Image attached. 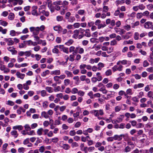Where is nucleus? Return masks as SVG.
I'll list each match as a JSON object with an SVG mask.
<instances>
[{"label":"nucleus","mask_w":153,"mask_h":153,"mask_svg":"<svg viewBox=\"0 0 153 153\" xmlns=\"http://www.w3.org/2000/svg\"><path fill=\"white\" fill-rule=\"evenodd\" d=\"M85 30L81 28H80L78 30H75L73 32L72 37L76 39L78 38V36L79 33L83 34Z\"/></svg>","instance_id":"f257e3e1"},{"label":"nucleus","mask_w":153,"mask_h":153,"mask_svg":"<svg viewBox=\"0 0 153 153\" xmlns=\"http://www.w3.org/2000/svg\"><path fill=\"white\" fill-rule=\"evenodd\" d=\"M126 105L123 104L117 106L114 108L115 111L116 112L119 111L121 109L124 110L126 107Z\"/></svg>","instance_id":"f03ea898"},{"label":"nucleus","mask_w":153,"mask_h":153,"mask_svg":"<svg viewBox=\"0 0 153 153\" xmlns=\"http://www.w3.org/2000/svg\"><path fill=\"white\" fill-rule=\"evenodd\" d=\"M79 48V47L75 48L74 46H71L69 48V52L70 53L73 52L72 53L73 54H76L78 52Z\"/></svg>","instance_id":"7ed1b4c3"},{"label":"nucleus","mask_w":153,"mask_h":153,"mask_svg":"<svg viewBox=\"0 0 153 153\" xmlns=\"http://www.w3.org/2000/svg\"><path fill=\"white\" fill-rule=\"evenodd\" d=\"M144 27L146 29H152L153 27V23L151 22H147L145 23Z\"/></svg>","instance_id":"20e7f679"},{"label":"nucleus","mask_w":153,"mask_h":153,"mask_svg":"<svg viewBox=\"0 0 153 153\" xmlns=\"http://www.w3.org/2000/svg\"><path fill=\"white\" fill-rule=\"evenodd\" d=\"M123 67V66L121 65H119V66L117 65H115L112 68V69L114 72H115L117 70L119 71H121L122 70Z\"/></svg>","instance_id":"39448f33"},{"label":"nucleus","mask_w":153,"mask_h":153,"mask_svg":"<svg viewBox=\"0 0 153 153\" xmlns=\"http://www.w3.org/2000/svg\"><path fill=\"white\" fill-rule=\"evenodd\" d=\"M8 50L12 53V55L16 54L17 51L15 50V48L13 47H9L7 48Z\"/></svg>","instance_id":"423d86ee"},{"label":"nucleus","mask_w":153,"mask_h":153,"mask_svg":"<svg viewBox=\"0 0 153 153\" xmlns=\"http://www.w3.org/2000/svg\"><path fill=\"white\" fill-rule=\"evenodd\" d=\"M4 40L5 42H7V45L9 46L12 45L14 44V41L10 38H5Z\"/></svg>","instance_id":"0eeeda50"},{"label":"nucleus","mask_w":153,"mask_h":153,"mask_svg":"<svg viewBox=\"0 0 153 153\" xmlns=\"http://www.w3.org/2000/svg\"><path fill=\"white\" fill-rule=\"evenodd\" d=\"M124 137V135L122 134L119 135H115L114 136V140H115L120 141L122 140L123 137Z\"/></svg>","instance_id":"6e6552de"},{"label":"nucleus","mask_w":153,"mask_h":153,"mask_svg":"<svg viewBox=\"0 0 153 153\" xmlns=\"http://www.w3.org/2000/svg\"><path fill=\"white\" fill-rule=\"evenodd\" d=\"M33 10L32 11V14L33 15H36L38 16L39 15L38 13H37L36 10L37 9V7L36 6H34L32 7Z\"/></svg>","instance_id":"1a4fd4ad"},{"label":"nucleus","mask_w":153,"mask_h":153,"mask_svg":"<svg viewBox=\"0 0 153 153\" xmlns=\"http://www.w3.org/2000/svg\"><path fill=\"white\" fill-rule=\"evenodd\" d=\"M42 117L45 118V119H47L49 117V116L48 115L47 112L45 111H43L41 112V117L40 118H41Z\"/></svg>","instance_id":"9d476101"},{"label":"nucleus","mask_w":153,"mask_h":153,"mask_svg":"<svg viewBox=\"0 0 153 153\" xmlns=\"http://www.w3.org/2000/svg\"><path fill=\"white\" fill-rule=\"evenodd\" d=\"M124 117V116L123 115H120L119 117L117 118V120L114 121V123H116L117 122L118 123H120L123 120Z\"/></svg>","instance_id":"9b49d317"},{"label":"nucleus","mask_w":153,"mask_h":153,"mask_svg":"<svg viewBox=\"0 0 153 153\" xmlns=\"http://www.w3.org/2000/svg\"><path fill=\"white\" fill-rule=\"evenodd\" d=\"M16 75L18 78L22 79H23L25 76L24 74H21L18 71L16 72Z\"/></svg>","instance_id":"f8f14e48"},{"label":"nucleus","mask_w":153,"mask_h":153,"mask_svg":"<svg viewBox=\"0 0 153 153\" xmlns=\"http://www.w3.org/2000/svg\"><path fill=\"white\" fill-rule=\"evenodd\" d=\"M47 39L49 41H52L54 39V36L52 33H49L47 36Z\"/></svg>","instance_id":"ddd939ff"},{"label":"nucleus","mask_w":153,"mask_h":153,"mask_svg":"<svg viewBox=\"0 0 153 153\" xmlns=\"http://www.w3.org/2000/svg\"><path fill=\"white\" fill-rule=\"evenodd\" d=\"M137 128H141L144 127V125L142 123H137V122L134 121V126Z\"/></svg>","instance_id":"4468645a"},{"label":"nucleus","mask_w":153,"mask_h":153,"mask_svg":"<svg viewBox=\"0 0 153 153\" xmlns=\"http://www.w3.org/2000/svg\"><path fill=\"white\" fill-rule=\"evenodd\" d=\"M85 33L84 36L87 37H90L91 36V34L90 32V30L89 29H86L85 30Z\"/></svg>","instance_id":"2eb2a0df"},{"label":"nucleus","mask_w":153,"mask_h":153,"mask_svg":"<svg viewBox=\"0 0 153 153\" xmlns=\"http://www.w3.org/2000/svg\"><path fill=\"white\" fill-rule=\"evenodd\" d=\"M131 36V33L130 32H128L126 34L122 36L124 39H128Z\"/></svg>","instance_id":"dca6fc26"},{"label":"nucleus","mask_w":153,"mask_h":153,"mask_svg":"<svg viewBox=\"0 0 153 153\" xmlns=\"http://www.w3.org/2000/svg\"><path fill=\"white\" fill-rule=\"evenodd\" d=\"M10 133L15 138L17 137L19 135L17 131L15 130L12 131Z\"/></svg>","instance_id":"f3484780"},{"label":"nucleus","mask_w":153,"mask_h":153,"mask_svg":"<svg viewBox=\"0 0 153 153\" xmlns=\"http://www.w3.org/2000/svg\"><path fill=\"white\" fill-rule=\"evenodd\" d=\"M145 127L147 128H149L153 127V123L149 122L145 125Z\"/></svg>","instance_id":"a211bd4d"},{"label":"nucleus","mask_w":153,"mask_h":153,"mask_svg":"<svg viewBox=\"0 0 153 153\" xmlns=\"http://www.w3.org/2000/svg\"><path fill=\"white\" fill-rule=\"evenodd\" d=\"M50 73V71L48 70H46L43 72L41 74V76L43 77H45L47 75H48Z\"/></svg>","instance_id":"6ab92c4d"},{"label":"nucleus","mask_w":153,"mask_h":153,"mask_svg":"<svg viewBox=\"0 0 153 153\" xmlns=\"http://www.w3.org/2000/svg\"><path fill=\"white\" fill-rule=\"evenodd\" d=\"M53 29L55 30L61 31L62 30V28L60 26V25H58L55 26L53 27Z\"/></svg>","instance_id":"aec40b11"},{"label":"nucleus","mask_w":153,"mask_h":153,"mask_svg":"<svg viewBox=\"0 0 153 153\" xmlns=\"http://www.w3.org/2000/svg\"><path fill=\"white\" fill-rule=\"evenodd\" d=\"M13 129H18L19 131L22 130L23 129V127L21 125L14 126L13 127Z\"/></svg>","instance_id":"412c9836"},{"label":"nucleus","mask_w":153,"mask_h":153,"mask_svg":"<svg viewBox=\"0 0 153 153\" xmlns=\"http://www.w3.org/2000/svg\"><path fill=\"white\" fill-rule=\"evenodd\" d=\"M76 54H71L69 56V60L71 62H73L74 61V58L75 57V56Z\"/></svg>","instance_id":"4be33fe9"},{"label":"nucleus","mask_w":153,"mask_h":153,"mask_svg":"<svg viewBox=\"0 0 153 153\" xmlns=\"http://www.w3.org/2000/svg\"><path fill=\"white\" fill-rule=\"evenodd\" d=\"M45 89L49 93H51L53 92V89L51 87H46Z\"/></svg>","instance_id":"5701e85b"},{"label":"nucleus","mask_w":153,"mask_h":153,"mask_svg":"<svg viewBox=\"0 0 153 153\" xmlns=\"http://www.w3.org/2000/svg\"><path fill=\"white\" fill-rule=\"evenodd\" d=\"M14 18V15L13 13H10L8 16V18L10 20H13Z\"/></svg>","instance_id":"b1692460"},{"label":"nucleus","mask_w":153,"mask_h":153,"mask_svg":"<svg viewBox=\"0 0 153 153\" xmlns=\"http://www.w3.org/2000/svg\"><path fill=\"white\" fill-rule=\"evenodd\" d=\"M75 18L74 16H71L70 17H69L67 19V20H68V22H72L74 21L75 20Z\"/></svg>","instance_id":"393cba45"},{"label":"nucleus","mask_w":153,"mask_h":153,"mask_svg":"<svg viewBox=\"0 0 153 153\" xmlns=\"http://www.w3.org/2000/svg\"><path fill=\"white\" fill-rule=\"evenodd\" d=\"M53 4L55 5H62V2L60 0L54 1L53 3Z\"/></svg>","instance_id":"a878e982"},{"label":"nucleus","mask_w":153,"mask_h":153,"mask_svg":"<svg viewBox=\"0 0 153 153\" xmlns=\"http://www.w3.org/2000/svg\"><path fill=\"white\" fill-rule=\"evenodd\" d=\"M144 86V84L143 83H139L137 85H134V89L143 87Z\"/></svg>","instance_id":"bb28decb"},{"label":"nucleus","mask_w":153,"mask_h":153,"mask_svg":"<svg viewBox=\"0 0 153 153\" xmlns=\"http://www.w3.org/2000/svg\"><path fill=\"white\" fill-rule=\"evenodd\" d=\"M7 31V29H3L1 27H0V32H1L2 34H5L6 33Z\"/></svg>","instance_id":"cd10ccee"},{"label":"nucleus","mask_w":153,"mask_h":153,"mask_svg":"<svg viewBox=\"0 0 153 153\" xmlns=\"http://www.w3.org/2000/svg\"><path fill=\"white\" fill-rule=\"evenodd\" d=\"M62 148L65 150H68L70 148V146L67 144H65L63 145Z\"/></svg>","instance_id":"c85d7f7f"},{"label":"nucleus","mask_w":153,"mask_h":153,"mask_svg":"<svg viewBox=\"0 0 153 153\" xmlns=\"http://www.w3.org/2000/svg\"><path fill=\"white\" fill-rule=\"evenodd\" d=\"M43 130V129L42 128H40L38 129L37 131V134L39 136L41 135L42 134V132Z\"/></svg>","instance_id":"c756f323"},{"label":"nucleus","mask_w":153,"mask_h":153,"mask_svg":"<svg viewBox=\"0 0 153 153\" xmlns=\"http://www.w3.org/2000/svg\"><path fill=\"white\" fill-rule=\"evenodd\" d=\"M74 42V41L73 39H70L67 42L65 43V44L68 46H69L71 45Z\"/></svg>","instance_id":"7c9ffc66"},{"label":"nucleus","mask_w":153,"mask_h":153,"mask_svg":"<svg viewBox=\"0 0 153 153\" xmlns=\"http://www.w3.org/2000/svg\"><path fill=\"white\" fill-rule=\"evenodd\" d=\"M105 74L107 76H110L112 74V72L111 69L107 70L105 72Z\"/></svg>","instance_id":"2f4dec72"},{"label":"nucleus","mask_w":153,"mask_h":153,"mask_svg":"<svg viewBox=\"0 0 153 153\" xmlns=\"http://www.w3.org/2000/svg\"><path fill=\"white\" fill-rule=\"evenodd\" d=\"M92 111L96 117H98L99 116V114L98 110H94Z\"/></svg>","instance_id":"473e14b6"},{"label":"nucleus","mask_w":153,"mask_h":153,"mask_svg":"<svg viewBox=\"0 0 153 153\" xmlns=\"http://www.w3.org/2000/svg\"><path fill=\"white\" fill-rule=\"evenodd\" d=\"M153 94L152 93V92L151 91H149L147 94V96L149 98H151V99L152 100H153V97H152V96H153Z\"/></svg>","instance_id":"72a5a7b5"},{"label":"nucleus","mask_w":153,"mask_h":153,"mask_svg":"<svg viewBox=\"0 0 153 153\" xmlns=\"http://www.w3.org/2000/svg\"><path fill=\"white\" fill-rule=\"evenodd\" d=\"M41 95L42 97H44L47 95V92L45 90H42L41 92Z\"/></svg>","instance_id":"f704fd0d"},{"label":"nucleus","mask_w":153,"mask_h":153,"mask_svg":"<svg viewBox=\"0 0 153 153\" xmlns=\"http://www.w3.org/2000/svg\"><path fill=\"white\" fill-rule=\"evenodd\" d=\"M73 79L76 81V84H78L79 83L80 81L79 80V79L78 76H77L74 77H73Z\"/></svg>","instance_id":"c9c22d12"},{"label":"nucleus","mask_w":153,"mask_h":153,"mask_svg":"<svg viewBox=\"0 0 153 153\" xmlns=\"http://www.w3.org/2000/svg\"><path fill=\"white\" fill-rule=\"evenodd\" d=\"M63 9L62 10L60 11V14L62 15H63L65 13V10L68 9V7H67L63 6Z\"/></svg>","instance_id":"e433bc0d"},{"label":"nucleus","mask_w":153,"mask_h":153,"mask_svg":"<svg viewBox=\"0 0 153 153\" xmlns=\"http://www.w3.org/2000/svg\"><path fill=\"white\" fill-rule=\"evenodd\" d=\"M63 51L66 53H69V51H68V48L66 47H63L62 48V50Z\"/></svg>","instance_id":"4c0bfd02"},{"label":"nucleus","mask_w":153,"mask_h":153,"mask_svg":"<svg viewBox=\"0 0 153 153\" xmlns=\"http://www.w3.org/2000/svg\"><path fill=\"white\" fill-rule=\"evenodd\" d=\"M123 28L127 30H129L131 29V26L129 25H127L123 26Z\"/></svg>","instance_id":"58836bf2"},{"label":"nucleus","mask_w":153,"mask_h":153,"mask_svg":"<svg viewBox=\"0 0 153 153\" xmlns=\"http://www.w3.org/2000/svg\"><path fill=\"white\" fill-rule=\"evenodd\" d=\"M79 146L78 144L76 142H74L72 143L71 144V147L72 148L76 147Z\"/></svg>","instance_id":"ea45409f"},{"label":"nucleus","mask_w":153,"mask_h":153,"mask_svg":"<svg viewBox=\"0 0 153 153\" xmlns=\"http://www.w3.org/2000/svg\"><path fill=\"white\" fill-rule=\"evenodd\" d=\"M117 42L115 39L111 41L110 45H115L117 44Z\"/></svg>","instance_id":"a19ab883"},{"label":"nucleus","mask_w":153,"mask_h":153,"mask_svg":"<svg viewBox=\"0 0 153 153\" xmlns=\"http://www.w3.org/2000/svg\"><path fill=\"white\" fill-rule=\"evenodd\" d=\"M88 94L90 96V98L92 99H94V94H93V92L92 91H91L89 92Z\"/></svg>","instance_id":"79ce46f5"},{"label":"nucleus","mask_w":153,"mask_h":153,"mask_svg":"<svg viewBox=\"0 0 153 153\" xmlns=\"http://www.w3.org/2000/svg\"><path fill=\"white\" fill-rule=\"evenodd\" d=\"M149 65V63L147 60H145L143 63V66L144 67H146Z\"/></svg>","instance_id":"37998d69"},{"label":"nucleus","mask_w":153,"mask_h":153,"mask_svg":"<svg viewBox=\"0 0 153 153\" xmlns=\"http://www.w3.org/2000/svg\"><path fill=\"white\" fill-rule=\"evenodd\" d=\"M0 24L4 26H6L8 24V23L5 21H3L2 20L1 21V23Z\"/></svg>","instance_id":"c03bdc74"},{"label":"nucleus","mask_w":153,"mask_h":153,"mask_svg":"<svg viewBox=\"0 0 153 153\" xmlns=\"http://www.w3.org/2000/svg\"><path fill=\"white\" fill-rule=\"evenodd\" d=\"M70 81L69 79H65L64 81L65 85L66 86L69 85L70 83Z\"/></svg>","instance_id":"a18cd8bd"},{"label":"nucleus","mask_w":153,"mask_h":153,"mask_svg":"<svg viewBox=\"0 0 153 153\" xmlns=\"http://www.w3.org/2000/svg\"><path fill=\"white\" fill-rule=\"evenodd\" d=\"M100 91H102L103 93L104 94H106L107 92V91L103 87H102L100 89Z\"/></svg>","instance_id":"49530a36"},{"label":"nucleus","mask_w":153,"mask_h":153,"mask_svg":"<svg viewBox=\"0 0 153 153\" xmlns=\"http://www.w3.org/2000/svg\"><path fill=\"white\" fill-rule=\"evenodd\" d=\"M143 15L141 13H138L137 14L136 17L137 19H140L142 17Z\"/></svg>","instance_id":"de8ad7c7"},{"label":"nucleus","mask_w":153,"mask_h":153,"mask_svg":"<svg viewBox=\"0 0 153 153\" xmlns=\"http://www.w3.org/2000/svg\"><path fill=\"white\" fill-rule=\"evenodd\" d=\"M39 151L40 152L42 153L45 150V147L44 146H41L39 149Z\"/></svg>","instance_id":"09e8293b"},{"label":"nucleus","mask_w":153,"mask_h":153,"mask_svg":"<svg viewBox=\"0 0 153 153\" xmlns=\"http://www.w3.org/2000/svg\"><path fill=\"white\" fill-rule=\"evenodd\" d=\"M24 127L25 130L27 131H30L31 129V128L28 124L25 125L24 126Z\"/></svg>","instance_id":"8fccbe9b"},{"label":"nucleus","mask_w":153,"mask_h":153,"mask_svg":"<svg viewBox=\"0 0 153 153\" xmlns=\"http://www.w3.org/2000/svg\"><path fill=\"white\" fill-rule=\"evenodd\" d=\"M6 104L9 105L13 106L14 105V102L12 101L8 100L7 101Z\"/></svg>","instance_id":"3c124183"},{"label":"nucleus","mask_w":153,"mask_h":153,"mask_svg":"<svg viewBox=\"0 0 153 153\" xmlns=\"http://www.w3.org/2000/svg\"><path fill=\"white\" fill-rule=\"evenodd\" d=\"M63 17L61 16H57L56 17V20L57 21L59 22L61 21L63 19Z\"/></svg>","instance_id":"603ef678"},{"label":"nucleus","mask_w":153,"mask_h":153,"mask_svg":"<svg viewBox=\"0 0 153 153\" xmlns=\"http://www.w3.org/2000/svg\"><path fill=\"white\" fill-rule=\"evenodd\" d=\"M78 90L76 88H74L72 89L71 91V93L72 94H76V93H78Z\"/></svg>","instance_id":"864d4df0"},{"label":"nucleus","mask_w":153,"mask_h":153,"mask_svg":"<svg viewBox=\"0 0 153 153\" xmlns=\"http://www.w3.org/2000/svg\"><path fill=\"white\" fill-rule=\"evenodd\" d=\"M71 15V13L69 12H67L65 14V19H68V18L70 17V16Z\"/></svg>","instance_id":"5fc2aeb1"},{"label":"nucleus","mask_w":153,"mask_h":153,"mask_svg":"<svg viewBox=\"0 0 153 153\" xmlns=\"http://www.w3.org/2000/svg\"><path fill=\"white\" fill-rule=\"evenodd\" d=\"M78 94L80 96H83L85 94V92L83 91L80 90L78 91Z\"/></svg>","instance_id":"6e6d98bb"},{"label":"nucleus","mask_w":153,"mask_h":153,"mask_svg":"<svg viewBox=\"0 0 153 153\" xmlns=\"http://www.w3.org/2000/svg\"><path fill=\"white\" fill-rule=\"evenodd\" d=\"M31 51H26L25 52V54L27 56H29L31 54Z\"/></svg>","instance_id":"4d7b16f0"},{"label":"nucleus","mask_w":153,"mask_h":153,"mask_svg":"<svg viewBox=\"0 0 153 153\" xmlns=\"http://www.w3.org/2000/svg\"><path fill=\"white\" fill-rule=\"evenodd\" d=\"M25 151V148L23 147L19 148L18 149V151L19 153H23Z\"/></svg>","instance_id":"13d9d810"},{"label":"nucleus","mask_w":153,"mask_h":153,"mask_svg":"<svg viewBox=\"0 0 153 153\" xmlns=\"http://www.w3.org/2000/svg\"><path fill=\"white\" fill-rule=\"evenodd\" d=\"M52 52L54 53L57 54L59 53V51L58 49L56 48H54L52 50Z\"/></svg>","instance_id":"bf43d9fd"},{"label":"nucleus","mask_w":153,"mask_h":153,"mask_svg":"<svg viewBox=\"0 0 153 153\" xmlns=\"http://www.w3.org/2000/svg\"><path fill=\"white\" fill-rule=\"evenodd\" d=\"M63 94L62 93L57 94L56 95V97L57 98L59 99H62L63 97Z\"/></svg>","instance_id":"052dcab7"},{"label":"nucleus","mask_w":153,"mask_h":153,"mask_svg":"<svg viewBox=\"0 0 153 153\" xmlns=\"http://www.w3.org/2000/svg\"><path fill=\"white\" fill-rule=\"evenodd\" d=\"M76 132L75 130H71L69 132V134L71 136H73L76 134Z\"/></svg>","instance_id":"680f3d73"},{"label":"nucleus","mask_w":153,"mask_h":153,"mask_svg":"<svg viewBox=\"0 0 153 153\" xmlns=\"http://www.w3.org/2000/svg\"><path fill=\"white\" fill-rule=\"evenodd\" d=\"M47 112L48 115L51 116L53 114V112L52 110L50 109Z\"/></svg>","instance_id":"e2e57ef3"},{"label":"nucleus","mask_w":153,"mask_h":153,"mask_svg":"<svg viewBox=\"0 0 153 153\" xmlns=\"http://www.w3.org/2000/svg\"><path fill=\"white\" fill-rule=\"evenodd\" d=\"M29 35H24L21 36L20 38L22 40H25L26 39L28 36Z\"/></svg>","instance_id":"0e129e2a"},{"label":"nucleus","mask_w":153,"mask_h":153,"mask_svg":"<svg viewBox=\"0 0 153 153\" xmlns=\"http://www.w3.org/2000/svg\"><path fill=\"white\" fill-rule=\"evenodd\" d=\"M29 143V138H27L25 139L23 142L24 145H26Z\"/></svg>","instance_id":"69168bd1"},{"label":"nucleus","mask_w":153,"mask_h":153,"mask_svg":"<svg viewBox=\"0 0 153 153\" xmlns=\"http://www.w3.org/2000/svg\"><path fill=\"white\" fill-rule=\"evenodd\" d=\"M85 12V11L84 10H79L78 11V14L82 15L84 14Z\"/></svg>","instance_id":"338daca9"},{"label":"nucleus","mask_w":153,"mask_h":153,"mask_svg":"<svg viewBox=\"0 0 153 153\" xmlns=\"http://www.w3.org/2000/svg\"><path fill=\"white\" fill-rule=\"evenodd\" d=\"M61 90V88L59 86L55 88L54 89V91L55 92H56L60 91Z\"/></svg>","instance_id":"774afa93"}]
</instances>
